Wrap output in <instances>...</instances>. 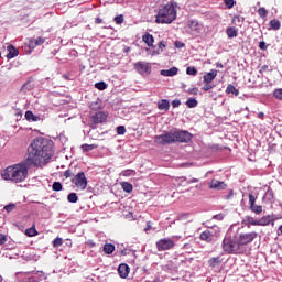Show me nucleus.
<instances>
[{
  "mask_svg": "<svg viewBox=\"0 0 282 282\" xmlns=\"http://www.w3.org/2000/svg\"><path fill=\"white\" fill-rule=\"evenodd\" d=\"M53 147L54 142L50 139L43 137L34 139L28 149L26 162H30L33 166H39L43 160H50L54 155Z\"/></svg>",
  "mask_w": 282,
  "mask_h": 282,
  "instance_id": "nucleus-1",
  "label": "nucleus"
},
{
  "mask_svg": "<svg viewBox=\"0 0 282 282\" xmlns=\"http://www.w3.org/2000/svg\"><path fill=\"white\" fill-rule=\"evenodd\" d=\"M30 166L34 165L28 162V159L15 165L8 166L1 172L2 180L14 182L15 184L25 182V180H28V171H30Z\"/></svg>",
  "mask_w": 282,
  "mask_h": 282,
  "instance_id": "nucleus-2",
  "label": "nucleus"
},
{
  "mask_svg": "<svg viewBox=\"0 0 282 282\" xmlns=\"http://www.w3.org/2000/svg\"><path fill=\"white\" fill-rule=\"evenodd\" d=\"M177 2L170 0L159 7L155 23H173L177 19Z\"/></svg>",
  "mask_w": 282,
  "mask_h": 282,
  "instance_id": "nucleus-3",
  "label": "nucleus"
},
{
  "mask_svg": "<svg viewBox=\"0 0 282 282\" xmlns=\"http://www.w3.org/2000/svg\"><path fill=\"white\" fill-rule=\"evenodd\" d=\"M221 248L226 254H243V249L239 245L237 234L228 231L221 242Z\"/></svg>",
  "mask_w": 282,
  "mask_h": 282,
  "instance_id": "nucleus-4",
  "label": "nucleus"
},
{
  "mask_svg": "<svg viewBox=\"0 0 282 282\" xmlns=\"http://www.w3.org/2000/svg\"><path fill=\"white\" fill-rule=\"evenodd\" d=\"M154 142L156 144H161L162 147H166V144H175V135L173 131L164 132L154 138Z\"/></svg>",
  "mask_w": 282,
  "mask_h": 282,
  "instance_id": "nucleus-5",
  "label": "nucleus"
},
{
  "mask_svg": "<svg viewBox=\"0 0 282 282\" xmlns=\"http://www.w3.org/2000/svg\"><path fill=\"white\" fill-rule=\"evenodd\" d=\"M236 236L238 237V243L240 248L243 250V246H248V243H252V241H254V239L259 237V234H257L256 231H251L248 234H236Z\"/></svg>",
  "mask_w": 282,
  "mask_h": 282,
  "instance_id": "nucleus-6",
  "label": "nucleus"
},
{
  "mask_svg": "<svg viewBox=\"0 0 282 282\" xmlns=\"http://www.w3.org/2000/svg\"><path fill=\"white\" fill-rule=\"evenodd\" d=\"M133 67L140 76H150L152 72L151 63L149 62H135Z\"/></svg>",
  "mask_w": 282,
  "mask_h": 282,
  "instance_id": "nucleus-7",
  "label": "nucleus"
},
{
  "mask_svg": "<svg viewBox=\"0 0 282 282\" xmlns=\"http://www.w3.org/2000/svg\"><path fill=\"white\" fill-rule=\"evenodd\" d=\"M156 248L159 252H164V250H173L175 248V241L171 238H163L156 241Z\"/></svg>",
  "mask_w": 282,
  "mask_h": 282,
  "instance_id": "nucleus-8",
  "label": "nucleus"
},
{
  "mask_svg": "<svg viewBox=\"0 0 282 282\" xmlns=\"http://www.w3.org/2000/svg\"><path fill=\"white\" fill-rule=\"evenodd\" d=\"M174 133V143L175 142H191L193 140V134L188 131H183V130H175L173 131Z\"/></svg>",
  "mask_w": 282,
  "mask_h": 282,
  "instance_id": "nucleus-9",
  "label": "nucleus"
},
{
  "mask_svg": "<svg viewBox=\"0 0 282 282\" xmlns=\"http://www.w3.org/2000/svg\"><path fill=\"white\" fill-rule=\"evenodd\" d=\"M72 182L80 191H85V188H87V176H85V172L77 173V175L72 178Z\"/></svg>",
  "mask_w": 282,
  "mask_h": 282,
  "instance_id": "nucleus-10",
  "label": "nucleus"
},
{
  "mask_svg": "<svg viewBox=\"0 0 282 282\" xmlns=\"http://www.w3.org/2000/svg\"><path fill=\"white\" fill-rule=\"evenodd\" d=\"M102 122H107V115L102 111H98L91 116V129H96V124H102Z\"/></svg>",
  "mask_w": 282,
  "mask_h": 282,
  "instance_id": "nucleus-11",
  "label": "nucleus"
},
{
  "mask_svg": "<svg viewBox=\"0 0 282 282\" xmlns=\"http://www.w3.org/2000/svg\"><path fill=\"white\" fill-rule=\"evenodd\" d=\"M256 202H257V197H254V195L252 194H249L250 210L256 215H261L263 213V207L261 205H257Z\"/></svg>",
  "mask_w": 282,
  "mask_h": 282,
  "instance_id": "nucleus-12",
  "label": "nucleus"
},
{
  "mask_svg": "<svg viewBox=\"0 0 282 282\" xmlns=\"http://www.w3.org/2000/svg\"><path fill=\"white\" fill-rule=\"evenodd\" d=\"M188 28L192 31V34H202V31L204 30V24L199 23L197 20H189L188 21Z\"/></svg>",
  "mask_w": 282,
  "mask_h": 282,
  "instance_id": "nucleus-13",
  "label": "nucleus"
},
{
  "mask_svg": "<svg viewBox=\"0 0 282 282\" xmlns=\"http://www.w3.org/2000/svg\"><path fill=\"white\" fill-rule=\"evenodd\" d=\"M226 183L221 182V181H217V180H213L209 183V188L214 189V191H225L226 188Z\"/></svg>",
  "mask_w": 282,
  "mask_h": 282,
  "instance_id": "nucleus-14",
  "label": "nucleus"
},
{
  "mask_svg": "<svg viewBox=\"0 0 282 282\" xmlns=\"http://www.w3.org/2000/svg\"><path fill=\"white\" fill-rule=\"evenodd\" d=\"M142 41L145 43V45H148V47H153V50H155V45H153L155 43V39L151 35V33L143 34Z\"/></svg>",
  "mask_w": 282,
  "mask_h": 282,
  "instance_id": "nucleus-15",
  "label": "nucleus"
},
{
  "mask_svg": "<svg viewBox=\"0 0 282 282\" xmlns=\"http://www.w3.org/2000/svg\"><path fill=\"white\" fill-rule=\"evenodd\" d=\"M7 58L8 61H11V58H17V55L19 54V50L14 47V45L10 44L7 46Z\"/></svg>",
  "mask_w": 282,
  "mask_h": 282,
  "instance_id": "nucleus-16",
  "label": "nucleus"
},
{
  "mask_svg": "<svg viewBox=\"0 0 282 282\" xmlns=\"http://www.w3.org/2000/svg\"><path fill=\"white\" fill-rule=\"evenodd\" d=\"M177 72H180V69L174 66V67H171L169 69H162L161 70V76H165V77L177 76Z\"/></svg>",
  "mask_w": 282,
  "mask_h": 282,
  "instance_id": "nucleus-17",
  "label": "nucleus"
},
{
  "mask_svg": "<svg viewBox=\"0 0 282 282\" xmlns=\"http://www.w3.org/2000/svg\"><path fill=\"white\" fill-rule=\"evenodd\" d=\"M171 109V102L167 99H162L158 102L159 111H169Z\"/></svg>",
  "mask_w": 282,
  "mask_h": 282,
  "instance_id": "nucleus-18",
  "label": "nucleus"
},
{
  "mask_svg": "<svg viewBox=\"0 0 282 282\" xmlns=\"http://www.w3.org/2000/svg\"><path fill=\"white\" fill-rule=\"evenodd\" d=\"M129 267L126 263H122L118 268V273L121 276V279H127L129 276Z\"/></svg>",
  "mask_w": 282,
  "mask_h": 282,
  "instance_id": "nucleus-19",
  "label": "nucleus"
},
{
  "mask_svg": "<svg viewBox=\"0 0 282 282\" xmlns=\"http://www.w3.org/2000/svg\"><path fill=\"white\" fill-rule=\"evenodd\" d=\"M200 241H206V243H210L213 241V232L210 230H205L199 236Z\"/></svg>",
  "mask_w": 282,
  "mask_h": 282,
  "instance_id": "nucleus-20",
  "label": "nucleus"
},
{
  "mask_svg": "<svg viewBox=\"0 0 282 282\" xmlns=\"http://www.w3.org/2000/svg\"><path fill=\"white\" fill-rule=\"evenodd\" d=\"M217 78V69H212L209 73L205 74L203 77L204 83H213Z\"/></svg>",
  "mask_w": 282,
  "mask_h": 282,
  "instance_id": "nucleus-21",
  "label": "nucleus"
},
{
  "mask_svg": "<svg viewBox=\"0 0 282 282\" xmlns=\"http://www.w3.org/2000/svg\"><path fill=\"white\" fill-rule=\"evenodd\" d=\"M25 120H28V122H39V120H41L40 116L34 115V112L28 110L25 112Z\"/></svg>",
  "mask_w": 282,
  "mask_h": 282,
  "instance_id": "nucleus-22",
  "label": "nucleus"
},
{
  "mask_svg": "<svg viewBox=\"0 0 282 282\" xmlns=\"http://www.w3.org/2000/svg\"><path fill=\"white\" fill-rule=\"evenodd\" d=\"M272 224V216L267 215L263 216L262 218L258 219V226H270Z\"/></svg>",
  "mask_w": 282,
  "mask_h": 282,
  "instance_id": "nucleus-23",
  "label": "nucleus"
},
{
  "mask_svg": "<svg viewBox=\"0 0 282 282\" xmlns=\"http://www.w3.org/2000/svg\"><path fill=\"white\" fill-rule=\"evenodd\" d=\"M34 89V83H32V79H29L26 83H24L21 87V91L23 94H28V91H32Z\"/></svg>",
  "mask_w": 282,
  "mask_h": 282,
  "instance_id": "nucleus-24",
  "label": "nucleus"
},
{
  "mask_svg": "<svg viewBox=\"0 0 282 282\" xmlns=\"http://www.w3.org/2000/svg\"><path fill=\"white\" fill-rule=\"evenodd\" d=\"M242 221H243V225L248 226V227H250V226H259V220H256L251 216H246Z\"/></svg>",
  "mask_w": 282,
  "mask_h": 282,
  "instance_id": "nucleus-25",
  "label": "nucleus"
},
{
  "mask_svg": "<svg viewBox=\"0 0 282 282\" xmlns=\"http://www.w3.org/2000/svg\"><path fill=\"white\" fill-rule=\"evenodd\" d=\"M226 34L228 39H236V36L239 34V30L235 26H229L226 29Z\"/></svg>",
  "mask_w": 282,
  "mask_h": 282,
  "instance_id": "nucleus-26",
  "label": "nucleus"
},
{
  "mask_svg": "<svg viewBox=\"0 0 282 282\" xmlns=\"http://www.w3.org/2000/svg\"><path fill=\"white\" fill-rule=\"evenodd\" d=\"M262 199L263 202H268L272 206V204H274V192H272L271 189L267 191Z\"/></svg>",
  "mask_w": 282,
  "mask_h": 282,
  "instance_id": "nucleus-27",
  "label": "nucleus"
},
{
  "mask_svg": "<svg viewBox=\"0 0 282 282\" xmlns=\"http://www.w3.org/2000/svg\"><path fill=\"white\" fill-rule=\"evenodd\" d=\"M158 50H154L152 52V56H159V54L164 52V48H166V43L164 41L159 42Z\"/></svg>",
  "mask_w": 282,
  "mask_h": 282,
  "instance_id": "nucleus-28",
  "label": "nucleus"
},
{
  "mask_svg": "<svg viewBox=\"0 0 282 282\" xmlns=\"http://www.w3.org/2000/svg\"><path fill=\"white\" fill-rule=\"evenodd\" d=\"M269 30H281V21L273 19L269 22Z\"/></svg>",
  "mask_w": 282,
  "mask_h": 282,
  "instance_id": "nucleus-29",
  "label": "nucleus"
},
{
  "mask_svg": "<svg viewBox=\"0 0 282 282\" xmlns=\"http://www.w3.org/2000/svg\"><path fill=\"white\" fill-rule=\"evenodd\" d=\"M210 268H217V265L221 264V257H214L208 260Z\"/></svg>",
  "mask_w": 282,
  "mask_h": 282,
  "instance_id": "nucleus-30",
  "label": "nucleus"
},
{
  "mask_svg": "<svg viewBox=\"0 0 282 282\" xmlns=\"http://www.w3.org/2000/svg\"><path fill=\"white\" fill-rule=\"evenodd\" d=\"M113 250H116V246H113V243L104 245V252L106 254H113Z\"/></svg>",
  "mask_w": 282,
  "mask_h": 282,
  "instance_id": "nucleus-31",
  "label": "nucleus"
},
{
  "mask_svg": "<svg viewBox=\"0 0 282 282\" xmlns=\"http://www.w3.org/2000/svg\"><path fill=\"white\" fill-rule=\"evenodd\" d=\"M121 188L124 191V193H132L133 192V185L129 182H122Z\"/></svg>",
  "mask_w": 282,
  "mask_h": 282,
  "instance_id": "nucleus-32",
  "label": "nucleus"
},
{
  "mask_svg": "<svg viewBox=\"0 0 282 282\" xmlns=\"http://www.w3.org/2000/svg\"><path fill=\"white\" fill-rule=\"evenodd\" d=\"M226 94H234V96H239V89H237L235 85L229 84L226 88Z\"/></svg>",
  "mask_w": 282,
  "mask_h": 282,
  "instance_id": "nucleus-33",
  "label": "nucleus"
},
{
  "mask_svg": "<svg viewBox=\"0 0 282 282\" xmlns=\"http://www.w3.org/2000/svg\"><path fill=\"white\" fill-rule=\"evenodd\" d=\"M186 107H188L189 109H195V107H197L198 102L197 99L195 98H189L186 100L185 102Z\"/></svg>",
  "mask_w": 282,
  "mask_h": 282,
  "instance_id": "nucleus-34",
  "label": "nucleus"
},
{
  "mask_svg": "<svg viewBox=\"0 0 282 282\" xmlns=\"http://www.w3.org/2000/svg\"><path fill=\"white\" fill-rule=\"evenodd\" d=\"M67 202H69V204H76V202H78V194L76 193H69L67 195Z\"/></svg>",
  "mask_w": 282,
  "mask_h": 282,
  "instance_id": "nucleus-35",
  "label": "nucleus"
},
{
  "mask_svg": "<svg viewBox=\"0 0 282 282\" xmlns=\"http://www.w3.org/2000/svg\"><path fill=\"white\" fill-rule=\"evenodd\" d=\"M25 235H26V237H36V235H39V232L36 231L35 227H30L25 230Z\"/></svg>",
  "mask_w": 282,
  "mask_h": 282,
  "instance_id": "nucleus-36",
  "label": "nucleus"
},
{
  "mask_svg": "<svg viewBox=\"0 0 282 282\" xmlns=\"http://www.w3.org/2000/svg\"><path fill=\"white\" fill-rule=\"evenodd\" d=\"M243 21H245V18L241 17V15H236V17L234 18V23H235L236 25H238V28H241V25L243 24Z\"/></svg>",
  "mask_w": 282,
  "mask_h": 282,
  "instance_id": "nucleus-37",
  "label": "nucleus"
},
{
  "mask_svg": "<svg viewBox=\"0 0 282 282\" xmlns=\"http://www.w3.org/2000/svg\"><path fill=\"white\" fill-rule=\"evenodd\" d=\"M52 191H55L56 193L63 191V184L61 182H54L52 185Z\"/></svg>",
  "mask_w": 282,
  "mask_h": 282,
  "instance_id": "nucleus-38",
  "label": "nucleus"
},
{
  "mask_svg": "<svg viewBox=\"0 0 282 282\" xmlns=\"http://www.w3.org/2000/svg\"><path fill=\"white\" fill-rule=\"evenodd\" d=\"M186 75L187 76H197V68H195L193 66H188L186 68Z\"/></svg>",
  "mask_w": 282,
  "mask_h": 282,
  "instance_id": "nucleus-39",
  "label": "nucleus"
},
{
  "mask_svg": "<svg viewBox=\"0 0 282 282\" xmlns=\"http://www.w3.org/2000/svg\"><path fill=\"white\" fill-rule=\"evenodd\" d=\"M258 14L260 19H265L268 17V10L263 7L258 9Z\"/></svg>",
  "mask_w": 282,
  "mask_h": 282,
  "instance_id": "nucleus-40",
  "label": "nucleus"
},
{
  "mask_svg": "<svg viewBox=\"0 0 282 282\" xmlns=\"http://www.w3.org/2000/svg\"><path fill=\"white\" fill-rule=\"evenodd\" d=\"M96 89H99V91H105L107 88V83L105 82H98L95 84Z\"/></svg>",
  "mask_w": 282,
  "mask_h": 282,
  "instance_id": "nucleus-41",
  "label": "nucleus"
},
{
  "mask_svg": "<svg viewBox=\"0 0 282 282\" xmlns=\"http://www.w3.org/2000/svg\"><path fill=\"white\" fill-rule=\"evenodd\" d=\"M63 246V238L57 237L53 240V248H61Z\"/></svg>",
  "mask_w": 282,
  "mask_h": 282,
  "instance_id": "nucleus-42",
  "label": "nucleus"
},
{
  "mask_svg": "<svg viewBox=\"0 0 282 282\" xmlns=\"http://www.w3.org/2000/svg\"><path fill=\"white\" fill-rule=\"evenodd\" d=\"M273 98H276V100H282V88H276L273 91Z\"/></svg>",
  "mask_w": 282,
  "mask_h": 282,
  "instance_id": "nucleus-43",
  "label": "nucleus"
},
{
  "mask_svg": "<svg viewBox=\"0 0 282 282\" xmlns=\"http://www.w3.org/2000/svg\"><path fill=\"white\" fill-rule=\"evenodd\" d=\"M15 208H17V204L10 203L9 205H6L3 207V210H6L7 213H12V210H14Z\"/></svg>",
  "mask_w": 282,
  "mask_h": 282,
  "instance_id": "nucleus-44",
  "label": "nucleus"
},
{
  "mask_svg": "<svg viewBox=\"0 0 282 282\" xmlns=\"http://www.w3.org/2000/svg\"><path fill=\"white\" fill-rule=\"evenodd\" d=\"M121 175H123V177H133V175H135V171L134 170H126L121 173Z\"/></svg>",
  "mask_w": 282,
  "mask_h": 282,
  "instance_id": "nucleus-45",
  "label": "nucleus"
},
{
  "mask_svg": "<svg viewBox=\"0 0 282 282\" xmlns=\"http://www.w3.org/2000/svg\"><path fill=\"white\" fill-rule=\"evenodd\" d=\"M115 23H117V25H122V23H124V15L120 14L115 17Z\"/></svg>",
  "mask_w": 282,
  "mask_h": 282,
  "instance_id": "nucleus-46",
  "label": "nucleus"
},
{
  "mask_svg": "<svg viewBox=\"0 0 282 282\" xmlns=\"http://www.w3.org/2000/svg\"><path fill=\"white\" fill-rule=\"evenodd\" d=\"M124 133H127V128H124V126H118L117 127V134L118 135H124Z\"/></svg>",
  "mask_w": 282,
  "mask_h": 282,
  "instance_id": "nucleus-47",
  "label": "nucleus"
},
{
  "mask_svg": "<svg viewBox=\"0 0 282 282\" xmlns=\"http://www.w3.org/2000/svg\"><path fill=\"white\" fill-rule=\"evenodd\" d=\"M225 6L230 10L235 8V3H237L235 0H224Z\"/></svg>",
  "mask_w": 282,
  "mask_h": 282,
  "instance_id": "nucleus-48",
  "label": "nucleus"
},
{
  "mask_svg": "<svg viewBox=\"0 0 282 282\" xmlns=\"http://www.w3.org/2000/svg\"><path fill=\"white\" fill-rule=\"evenodd\" d=\"M82 149H84V151H94V149H96L95 144H83Z\"/></svg>",
  "mask_w": 282,
  "mask_h": 282,
  "instance_id": "nucleus-49",
  "label": "nucleus"
},
{
  "mask_svg": "<svg viewBox=\"0 0 282 282\" xmlns=\"http://www.w3.org/2000/svg\"><path fill=\"white\" fill-rule=\"evenodd\" d=\"M29 47H30V50H34L35 47H39V45L36 44V40L35 39H31L29 41Z\"/></svg>",
  "mask_w": 282,
  "mask_h": 282,
  "instance_id": "nucleus-50",
  "label": "nucleus"
},
{
  "mask_svg": "<svg viewBox=\"0 0 282 282\" xmlns=\"http://www.w3.org/2000/svg\"><path fill=\"white\" fill-rule=\"evenodd\" d=\"M180 105H182V101H181L180 99H174V100L172 101V107H173L174 109H177V107H180Z\"/></svg>",
  "mask_w": 282,
  "mask_h": 282,
  "instance_id": "nucleus-51",
  "label": "nucleus"
},
{
  "mask_svg": "<svg viewBox=\"0 0 282 282\" xmlns=\"http://www.w3.org/2000/svg\"><path fill=\"white\" fill-rule=\"evenodd\" d=\"M213 85H210V83H205L204 87H203V90L204 91H210V89H213Z\"/></svg>",
  "mask_w": 282,
  "mask_h": 282,
  "instance_id": "nucleus-52",
  "label": "nucleus"
},
{
  "mask_svg": "<svg viewBox=\"0 0 282 282\" xmlns=\"http://www.w3.org/2000/svg\"><path fill=\"white\" fill-rule=\"evenodd\" d=\"M174 45H175V47H176L177 50H182V47H185L186 44H184V43L181 42V41H176V42L174 43Z\"/></svg>",
  "mask_w": 282,
  "mask_h": 282,
  "instance_id": "nucleus-53",
  "label": "nucleus"
},
{
  "mask_svg": "<svg viewBox=\"0 0 282 282\" xmlns=\"http://www.w3.org/2000/svg\"><path fill=\"white\" fill-rule=\"evenodd\" d=\"M8 241V238L6 237V235L0 234V246H3V243H6Z\"/></svg>",
  "mask_w": 282,
  "mask_h": 282,
  "instance_id": "nucleus-54",
  "label": "nucleus"
},
{
  "mask_svg": "<svg viewBox=\"0 0 282 282\" xmlns=\"http://www.w3.org/2000/svg\"><path fill=\"white\" fill-rule=\"evenodd\" d=\"M35 43H36L37 45H43V43H45V39L39 36V37L35 39Z\"/></svg>",
  "mask_w": 282,
  "mask_h": 282,
  "instance_id": "nucleus-55",
  "label": "nucleus"
},
{
  "mask_svg": "<svg viewBox=\"0 0 282 282\" xmlns=\"http://www.w3.org/2000/svg\"><path fill=\"white\" fill-rule=\"evenodd\" d=\"M36 274L40 278V281H43V279H47V276L45 275V273L43 271H37Z\"/></svg>",
  "mask_w": 282,
  "mask_h": 282,
  "instance_id": "nucleus-56",
  "label": "nucleus"
},
{
  "mask_svg": "<svg viewBox=\"0 0 282 282\" xmlns=\"http://www.w3.org/2000/svg\"><path fill=\"white\" fill-rule=\"evenodd\" d=\"M259 47H260V50L265 51V50H268V44H265L264 41H261V42H259Z\"/></svg>",
  "mask_w": 282,
  "mask_h": 282,
  "instance_id": "nucleus-57",
  "label": "nucleus"
},
{
  "mask_svg": "<svg viewBox=\"0 0 282 282\" xmlns=\"http://www.w3.org/2000/svg\"><path fill=\"white\" fill-rule=\"evenodd\" d=\"M213 219H217L218 221H221L224 219V214L214 215Z\"/></svg>",
  "mask_w": 282,
  "mask_h": 282,
  "instance_id": "nucleus-58",
  "label": "nucleus"
},
{
  "mask_svg": "<svg viewBox=\"0 0 282 282\" xmlns=\"http://www.w3.org/2000/svg\"><path fill=\"white\" fill-rule=\"evenodd\" d=\"M86 246H88L89 248H96V242H94V240H88L86 242Z\"/></svg>",
  "mask_w": 282,
  "mask_h": 282,
  "instance_id": "nucleus-59",
  "label": "nucleus"
},
{
  "mask_svg": "<svg viewBox=\"0 0 282 282\" xmlns=\"http://www.w3.org/2000/svg\"><path fill=\"white\" fill-rule=\"evenodd\" d=\"M72 170H66L65 172H64V177H72Z\"/></svg>",
  "mask_w": 282,
  "mask_h": 282,
  "instance_id": "nucleus-60",
  "label": "nucleus"
},
{
  "mask_svg": "<svg viewBox=\"0 0 282 282\" xmlns=\"http://www.w3.org/2000/svg\"><path fill=\"white\" fill-rule=\"evenodd\" d=\"M263 72H268V65H263L260 70L259 74H263Z\"/></svg>",
  "mask_w": 282,
  "mask_h": 282,
  "instance_id": "nucleus-61",
  "label": "nucleus"
},
{
  "mask_svg": "<svg viewBox=\"0 0 282 282\" xmlns=\"http://www.w3.org/2000/svg\"><path fill=\"white\" fill-rule=\"evenodd\" d=\"M197 182H199V178H192L187 181V184H196Z\"/></svg>",
  "mask_w": 282,
  "mask_h": 282,
  "instance_id": "nucleus-62",
  "label": "nucleus"
},
{
  "mask_svg": "<svg viewBox=\"0 0 282 282\" xmlns=\"http://www.w3.org/2000/svg\"><path fill=\"white\" fill-rule=\"evenodd\" d=\"M95 23H96L97 25H100V23H102V19H101V18H96V19H95Z\"/></svg>",
  "mask_w": 282,
  "mask_h": 282,
  "instance_id": "nucleus-63",
  "label": "nucleus"
},
{
  "mask_svg": "<svg viewBox=\"0 0 282 282\" xmlns=\"http://www.w3.org/2000/svg\"><path fill=\"white\" fill-rule=\"evenodd\" d=\"M278 235H282V225L278 229Z\"/></svg>",
  "mask_w": 282,
  "mask_h": 282,
  "instance_id": "nucleus-64",
  "label": "nucleus"
}]
</instances>
